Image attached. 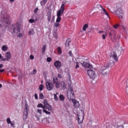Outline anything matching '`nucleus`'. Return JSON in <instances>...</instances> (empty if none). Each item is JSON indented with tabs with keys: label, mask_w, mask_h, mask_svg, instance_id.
Returning <instances> with one entry per match:
<instances>
[{
	"label": "nucleus",
	"mask_w": 128,
	"mask_h": 128,
	"mask_svg": "<svg viewBox=\"0 0 128 128\" xmlns=\"http://www.w3.org/2000/svg\"><path fill=\"white\" fill-rule=\"evenodd\" d=\"M44 108L43 110V112L46 114H50V112H52V106L48 103V100H44Z\"/></svg>",
	"instance_id": "2"
},
{
	"label": "nucleus",
	"mask_w": 128,
	"mask_h": 128,
	"mask_svg": "<svg viewBox=\"0 0 128 128\" xmlns=\"http://www.w3.org/2000/svg\"><path fill=\"white\" fill-rule=\"evenodd\" d=\"M46 45H44L42 48V54L46 52Z\"/></svg>",
	"instance_id": "25"
},
{
	"label": "nucleus",
	"mask_w": 128,
	"mask_h": 128,
	"mask_svg": "<svg viewBox=\"0 0 128 128\" xmlns=\"http://www.w3.org/2000/svg\"><path fill=\"white\" fill-rule=\"evenodd\" d=\"M29 110L30 106H28V104H26L23 116V120L24 121L26 120V118H28V112Z\"/></svg>",
	"instance_id": "8"
},
{
	"label": "nucleus",
	"mask_w": 128,
	"mask_h": 128,
	"mask_svg": "<svg viewBox=\"0 0 128 128\" xmlns=\"http://www.w3.org/2000/svg\"><path fill=\"white\" fill-rule=\"evenodd\" d=\"M4 68V64H0V68Z\"/></svg>",
	"instance_id": "52"
},
{
	"label": "nucleus",
	"mask_w": 128,
	"mask_h": 128,
	"mask_svg": "<svg viewBox=\"0 0 128 128\" xmlns=\"http://www.w3.org/2000/svg\"><path fill=\"white\" fill-rule=\"evenodd\" d=\"M12 32H11V34H16V32H20V26L16 23V24H12Z\"/></svg>",
	"instance_id": "7"
},
{
	"label": "nucleus",
	"mask_w": 128,
	"mask_h": 128,
	"mask_svg": "<svg viewBox=\"0 0 128 128\" xmlns=\"http://www.w3.org/2000/svg\"><path fill=\"white\" fill-rule=\"evenodd\" d=\"M47 62H52V58H50V57H48L47 58Z\"/></svg>",
	"instance_id": "41"
},
{
	"label": "nucleus",
	"mask_w": 128,
	"mask_h": 128,
	"mask_svg": "<svg viewBox=\"0 0 128 128\" xmlns=\"http://www.w3.org/2000/svg\"><path fill=\"white\" fill-rule=\"evenodd\" d=\"M7 124H10L12 122V120H10V118H8L6 119Z\"/></svg>",
	"instance_id": "35"
},
{
	"label": "nucleus",
	"mask_w": 128,
	"mask_h": 128,
	"mask_svg": "<svg viewBox=\"0 0 128 128\" xmlns=\"http://www.w3.org/2000/svg\"><path fill=\"white\" fill-rule=\"evenodd\" d=\"M88 28V24H84L82 28V31L86 32V28Z\"/></svg>",
	"instance_id": "24"
},
{
	"label": "nucleus",
	"mask_w": 128,
	"mask_h": 128,
	"mask_svg": "<svg viewBox=\"0 0 128 128\" xmlns=\"http://www.w3.org/2000/svg\"><path fill=\"white\" fill-rule=\"evenodd\" d=\"M35 22L36 21L34 19L31 18L29 20V22H30V24H34Z\"/></svg>",
	"instance_id": "36"
},
{
	"label": "nucleus",
	"mask_w": 128,
	"mask_h": 128,
	"mask_svg": "<svg viewBox=\"0 0 128 128\" xmlns=\"http://www.w3.org/2000/svg\"><path fill=\"white\" fill-rule=\"evenodd\" d=\"M54 100H56V102H57V100H58V98L56 94H54Z\"/></svg>",
	"instance_id": "34"
},
{
	"label": "nucleus",
	"mask_w": 128,
	"mask_h": 128,
	"mask_svg": "<svg viewBox=\"0 0 128 128\" xmlns=\"http://www.w3.org/2000/svg\"><path fill=\"white\" fill-rule=\"evenodd\" d=\"M110 58H112L116 60V62H118V55L116 53L113 52L112 56H110Z\"/></svg>",
	"instance_id": "16"
},
{
	"label": "nucleus",
	"mask_w": 128,
	"mask_h": 128,
	"mask_svg": "<svg viewBox=\"0 0 128 128\" xmlns=\"http://www.w3.org/2000/svg\"><path fill=\"white\" fill-rule=\"evenodd\" d=\"M31 18L32 19L34 20L35 22H36V20H38V18H36V16H35L34 15H32Z\"/></svg>",
	"instance_id": "28"
},
{
	"label": "nucleus",
	"mask_w": 128,
	"mask_h": 128,
	"mask_svg": "<svg viewBox=\"0 0 128 128\" xmlns=\"http://www.w3.org/2000/svg\"><path fill=\"white\" fill-rule=\"evenodd\" d=\"M32 72V74H36V70L34 69Z\"/></svg>",
	"instance_id": "44"
},
{
	"label": "nucleus",
	"mask_w": 128,
	"mask_h": 128,
	"mask_svg": "<svg viewBox=\"0 0 128 128\" xmlns=\"http://www.w3.org/2000/svg\"><path fill=\"white\" fill-rule=\"evenodd\" d=\"M59 98H60V102H64V100H65L66 98H64V95L60 94L59 96Z\"/></svg>",
	"instance_id": "20"
},
{
	"label": "nucleus",
	"mask_w": 128,
	"mask_h": 128,
	"mask_svg": "<svg viewBox=\"0 0 128 128\" xmlns=\"http://www.w3.org/2000/svg\"><path fill=\"white\" fill-rule=\"evenodd\" d=\"M67 98L70 100H73L74 98V92L72 88H70L68 89L67 92Z\"/></svg>",
	"instance_id": "6"
},
{
	"label": "nucleus",
	"mask_w": 128,
	"mask_h": 128,
	"mask_svg": "<svg viewBox=\"0 0 128 128\" xmlns=\"http://www.w3.org/2000/svg\"><path fill=\"white\" fill-rule=\"evenodd\" d=\"M8 46H6V45H4L2 47V50L3 52H6V50H8Z\"/></svg>",
	"instance_id": "23"
},
{
	"label": "nucleus",
	"mask_w": 128,
	"mask_h": 128,
	"mask_svg": "<svg viewBox=\"0 0 128 128\" xmlns=\"http://www.w3.org/2000/svg\"><path fill=\"white\" fill-rule=\"evenodd\" d=\"M101 14H105L106 16H107L108 18H110V15H108V12H106V9L104 8H102V10L101 11Z\"/></svg>",
	"instance_id": "17"
},
{
	"label": "nucleus",
	"mask_w": 128,
	"mask_h": 128,
	"mask_svg": "<svg viewBox=\"0 0 128 128\" xmlns=\"http://www.w3.org/2000/svg\"><path fill=\"white\" fill-rule=\"evenodd\" d=\"M47 2L48 0H42V1L40 2V4L41 6H44Z\"/></svg>",
	"instance_id": "27"
},
{
	"label": "nucleus",
	"mask_w": 128,
	"mask_h": 128,
	"mask_svg": "<svg viewBox=\"0 0 128 128\" xmlns=\"http://www.w3.org/2000/svg\"><path fill=\"white\" fill-rule=\"evenodd\" d=\"M109 36H110V38L112 37V32H109Z\"/></svg>",
	"instance_id": "47"
},
{
	"label": "nucleus",
	"mask_w": 128,
	"mask_h": 128,
	"mask_svg": "<svg viewBox=\"0 0 128 128\" xmlns=\"http://www.w3.org/2000/svg\"><path fill=\"white\" fill-rule=\"evenodd\" d=\"M42 110L41 109H38V110H37V112H38V114H42Z\"/></svg>",
	"instance_id": "37"
},
{
	"label": "nucleus",
	"mask_w": 128,
	"mask_h": 128,
	"mask_svg": "<svg viewBox=\"0 0 128 128\" xmlns=\"http://www.w3.org/2000/svg\"><path fill=\"white\" fill-rule=\"evenodd\" d=\"M64 4H62L60 10L57 12L56 22H60V20H62V15L64 14Z\"/></svg>",
	"instance_id": "4"
},
{
	"label": "nucleus",
	"mask_w": 128,
	"mask_h": 128,
	"mask_svg": "<svg viewBox=\"0 0 128 128\" xmlns=\"http://www.w3.org/2000/svg\"><path fill=\"white\" fill-rule=\"evenodd\" d=\"M39 90L40 91H42V90H44V84H40L39 86Z\"/></svg>",
	"instance_id": "33"
},
{
	"label": "nucleus",
	"mask_w": 128,
	"mask_h": 128,
	"mask_svg": "<svg viewBox=\"0 0 128 128\" xmlns=\"http://www.w3.org/2000/svg\"><path fill=\"white\" fill-rule=\"evenodd\" d=\"M34 98L36 100H38V94H34Z\"/></svg>",
	"instance_id": "43"
},
{
	"label": "nucleus",
	"mask_w": 128,
	"mask_h": 128,
	"mask_svg": "<svg viewBox=\"0 0 128 128\" xmlns=\"http://www.w3.org/2000/svg\"><path fill=\"white\" fill-rule=\"evenodd\" d=\"M86 62H88L87 57H83L80 60V63L84 68H92V65L88 64Z\"/></svg>",
	"instance_id": "5"
},
{
	"label": "nucleus",
	"mask_w": 128,
	"mask_h": 128,
	"mask_svg": "<svg viewBox=\"0 0 128 128\" xmlns=\"http://www.w3.org/2000/svg\"><path fill=\"white\" fill-rule=\"evenodd\" d=\"M57 50L58 54H60L62 53V48L60 46L58 47Z\"/></svg>",
	"instance_id": "26"
},
{
	"label": "nucleus",
	"mask_w": 128,
	"mask_h": 128,
	"mask_svg": "<svg viewBox=\"0 0 128 128\" xmlns=\"http://www.w3.org/2000/svg\"><path fill=\"white\" fill-rule=\"evenodd\" d=\"M30 60H34V57L32 55L30 56Z\"/></svg>",
	"instance_id": "49"
},
{
	"label": "nucleus",
	"mask_w": 128,
	"mask_h": 128,
	"mask_svg": "<svg viewBox=\"0 0 128 128\" xmlns=\"http://www.w3.org/2000/svg\"><path fill=\"white\" fill-rule=\"evenodd\" d=\"M52 84L55 85L56 88H60V82L58 80V77H54L52 79Z\"/></svg>",
	"instance_id": "9"
},
{
	"label": "nucleus",
	"mask_w": 128,
	"mask_h": 128,
	"mask_svg": "<svg viewBox=\"0 0 128 128\" xmlns=\"http://www.w3.org/2000/svg\"><path fill=\"white\" fill-rule=\"evenodd\" d=\"M82 120H84V118H82V119L80 120V117H78V124H82Z\"/></svg>",
	"instance_id": "31"
},
{
	"label": "nucleus",
	"mask_w": 128,
	"mask_h": 128,
	"mask_svg": "<svg viewBox=\"0 0 128 128\" xmlns=\"http://www.w3.org/2000/svg\"><path fill=\"white\" fill-rule=\"evenodd\" d=\"M97 8H98V10H100L104 8H102V5L100 4H98Z\"/></svg>",
	"instance_id": "32"
},
{
	"label": "nucleus",
	"mask_w": 128,
	"mask_h": 128,
	"mask_svg": "<svg viewBox=\"0 0 128 128\" xmlns=\"http://www.w3.org/2000/svg\"><path fill=\"white\" fill-rule=\"evenodd\" d=\"M72 102L74 106V108H80V102L74 99Z\"/></svg>",
	"instance_id": "14"
},
{
	"label": "nucleus",
	"mask_w": 128,
	"mask_h": 128,
	"mask_svg": "<svg viewBox=\"0 0 128 128\" xmlns=\"http://www.w3.org/2000/svg\"><path fill=\"white\" fill-rule=\"evenodd\" d=\"M54 26H56V28H58V26H60V23L58 22L55 23Z\"/></svg>",
	"instance_id": "39"
},
{
	"label": "nucleus",
	"mask_w": 128,
	"mask_h": 128,
	"mask_svg": "<svg viewBox=\"0 0 128 128\" xmlns=\"http://www.w3.org/2000/svg\"><path fill=\"white\" fill-rule=\"evenodd\" d=\"M2 58H4V56H2V54H0V60H2Z\"/></svg>",
	"instance_id": "53"
},
{
	"label": "nucleus",
	"mask_w": 128,
	"mask_h": 128,
	"mask_svg": "<svg viewBox=\"0 0 128 128\" xmlns=\"http://www.w3.org/2000/svg\"><path fill=\"white\" fill-rule=\"evenodd\" d=\"M116 14L120 20L124 18V11L122 10V5L120 4H117L116 5Z\"/></svg>",
	"instance_id": "3"
},
{
	"label": "nucleus",
	"mask_w": 128,
	"mask_h": 128,
	"mask_svg": "<svg viewBox=\"0 0 128 128\" xmlns=\"http://www.w3.org/2000/svg\"><path fill=\"white\" fill-rule=\"evenodd\" d=\"M60 84L62 90H66V83L64 82H61Z\"/></svg>",
	"instance_id": "21"
},
{
	"label": "nucleus",
	"mask_w": 128,
	"mask_h": 128,
	"mask_svg": "<svg viewBox=\"0 0 128 128\" xmlns=\"http://www.w3.org/2000/svg\"><path fill=\"white\" fill-rule=\"evenodd\" d=\"M122 28H123L124 30H126V28H124V26H123Z\"/></svg>",
	"instance_id": "60"
},
{
	"label": "nucleus",
	"mask_w": 128,
	"mask_h": 128,
	"mask_svg": "<svg viewBox=\"0 0 128 128\" xmlns=\"http://www.w3.org/2000/svg\"><path fill=\"white\" fill-rule=\"evenodd\" d=\"M126 92L128 94V86L126 88Z\"/></svg>",
	"instance_id": "54"
},
{
	"label": "nucleus",
	"mask_w": 128,
	"mask_h": 128,
	"mask_svg": "<svg viewBox=\"0 0 128 128\" xmlns=\"http://www.w3.org/2000/svg\"><path fill=\"white\" fill-rule=\"evenodd\" d=\"M4 72V69H0V72Z\"/></svg>",
	"instance_id": "50"
},
{
	"label": "nucleus",
	"mask_w": 128,
	"mask_h": 128,
	"mask_svg": "<svg viewBox=\"0 0 128 128\" xmlns=\"http://www.w3.org/2000/svg\"><path fill=\"white\" fill-rule=\"evenodd\" d=\"M68 106H70V104H68Z\"/></svg>",
	"instance_id": "61"
},
{
	"label": "nucleus",
	"mask_w": 128,
	"mask_h": 128,
	"mask_svg": "<svg viewBox=\"0 0 128 128\" xmlns=\"http://www.w3.org/2000/svg\"><path fill=\"white\" fill-rule=\"evenodd\" d=\"M10 2H14V0H10Z\"/></svg>",
	"instance_id": "57"
},
{
	"label": "nucleus",
	"mask_w": 128,
	"mask_h": 128,
	"mask_svg": "<svg viewBox=\"0 0 128 128\" xmlns=\"http://www.w3.org/2000/svg\"><path fill=\"white\" fill-rule=\"evenodd\" d=\"M70 42H72L70 38H68L66 40V42L65 44V46H66V48H68V46H70Z\"/></svg>",
	"instance_id": "18"
},
{
	"label": "nucleus",
	"mask_w": 128,
	"mask_h": 128,
	"mask_svg": "<svg viewBox=\"0 0 128 128\" xmlns=\"http://www.w3.org/2000/svg\"><path fill=\"white\" fill-rule=\"evenodd\" d=\"M87 73L90 78H92V76H94V71L93 70H87Z\"/></svg>",
	"instance_id": "15"
},
{
	"label": "nucleus",
	"mask_w": 128,
	"mask_h": 128,
	"mask_svg": "<svg viewBox=\"0 0 128 128\" xmlns=\"http://www.w3.org/2000/svg\"><path fill=\"white\" fill-rule=\"evenodd\" d=\"M103 32H104V31H102V30L99 32V34H102Z\"/></svg>",
	"instance_id": "56"
},
{
	"label": "nucleus",
	"mask_w": 128,
	"mask_h": 128,
	"mask_svg": "<svg viewBox=\"0 0 128 128\" xmlns=\"http://www.w3.org/2000/svg\"><path fill=\"white\" fill-rule=\"evenodd\" d=\"M51 18H52V12H48V17H47V20H48V22H50Z\"/></svg>",
	"instance_id": "19"
},
{
	"label": "nucleus",
	"mask_w": 128,
	"mask_h": 128,
	"mask_svg": "<svg viewBox=\"0 0 128 128\" xmlns=\"http://www.w3.org/2000/svg\"><path fill=\"white\" fill-rule=\"evenodd\" d=\"M39 98L40 100H42L44 98V94L42 93H40L39 95Z\"/></svg>",
	"instance_id": "30"
},
{
	"label": "nucleus",
	"mask_w": 128,
	"mask_h": 128,
	"mask_svg": "<svg viewBox=\"0 0 128 128\" xmlns=\"http://www.w3.org/2000/svg\"><path fill=\"white\" fill-rule=\"evenodd\" d=\"M2 20H4V24H10V16H6L3 17L2 18Z\"/></svg>",
	"instance_id": "13"
},
{
	"label": "nucleus",
	"mask_w": 128,
	"mask_h": 128,
	"mask_svg": "<svg viewBox=\"0 0 128 128\" xmlns=\"http://www.w3.org/2000/svg\"><path fill=\"white\" fill-rule=\"evenodd\" d=\"M80 68V65H78V63H76V70L77 68Z\"/></svg>",
	"instance_id": "45"
},
{
	"label": "nucleus",
	"mask_w": 128,
	"mask_h": 128,
	"mask_svg": "<svg viewBox=\"0 0 128 128\" xmlns=\"http://www.w3.org/2000/svg\"><path fill=\"white\" fill-rule=\"evenodd\" d=\"M58 78H62V75L60 74H58Z\"/></svg>",
	"instance_id": "51"
},
{
	"label": "nucleus",
	"mask_w": 128,
	"mask_h": 128,
	"mask_svg": "<svg viewBox=\"0 0 128 128\" xmlns=\"http://www.w3.org/2000/svg\"><path fill=\"white\" fill-rule=\"evenodd\" d=\"M119 26H120V25H118V24L114 25V28L116 29V28H118Z\"/></svg>",
	"instance_id": "46"
},
{
	"label": "nucleus",
	"mask_w": 128,
	"mask_h": 128,
	"mask_svg": "<svg viewBox=\"0 0 128 128\" xmlns=\"http://www.w3.org/2000/svg\"><path fill=\"white\" fill-rule=\"evenodd\" d=\"M112 32H114V30H112Z\"/></svg>",
	"instance_id": "63"
},
{
	"label": "nucleus",
	"mask_w": 128,
	"mask_h": 128,
	"mask_svg": "<svg viewBox=\"0 0 128 128\" xmlns=\"http://www.w3.org/2000/svg\"><path fill=\"white\" fill-rule=\"evenodd\" d=\"M68 54H69L70 56H72V50H70V51H69Z\"/></svg>",
	"instance_id": "48"
},
{
	"label": "nucleus",
	"mask_w": 128,
	"mask_h": 128,
	"mask_svg": "<svg viewBox=\"0 0 128 128\" xmlns=\"http://www.w3.org/2000/svg\"><path fill=\"white\" fill-rule=\"evenodd\" d=\"M0 26H2V25L0 24Z\"/></svg>",
	"instance_id": "62"
},
{
	"label": "nucleus",
	"mask_w": 128,
	"mask_h": 128,
	"mask_svg": "<svg viewBox=\"0 0 128 128\" xmlns=\"http://www.w3.org/2000/svg\"><path fill=\"white\" fill-rule=\"evenodd\" d=\"M6 58H2V62H6V60H10L12 58V54L10 52H6L5 54Z\"/></svg>",
	"instance_id": "11"
},
{
	"label": "nucleus",
	"mask_w": 128,
	"mask_h": 128,
	"mask_svg": "<svg viewBox=\"0 0 128 128\" xmlns=\"http://www.w3.org/2000/svg\"><path fill=\"white\" fill-rule=\"evenodd\" d=\"M55 18H56V16H52V20H53L54 22Z\"/></svg>",
	"instance_id": "55"
},
{
	"label": "nucleus",
	"mask_w": 128,
	"mask_h": 128,
	"mask_svg": "<svg viewBox=\"0 0 128 128\" xmlns=\"http://www.w3.org/2000/svg\"><path fill=\"white\" fill-rule=\"evenodd\" d=\"M28 34L30 36H33L34 34V29L30 28L28 30Z\"/></svg>",
	"instance_id": "22"
},
{
	"label": "nucleus",
	"mask_w": 128,
	"mask_h": 128,
	"mask_svg": "<svg viewBox=\"0 0 128 128\" xmlns=\"http://www.w3.org/2000/svg\"><path fill=\"white\" fill-rule=\"evenodd\" d=\"M2 88V85L0 84V88Z\"/></svg>",
	"instance_id": "58"
},
{
	"label": "nucleus",
	"mask_w": 128,
	"mask_h": 128,
	"mask_svg": "<svg viewBox=\"0 0 128 128\" xmlns=\"http://www.w3.org/2000/svg\"><path fill=\"white\" fill-rule=\"evenodd\" d=\"M37 107L38 108H43V110H44V106L42 105V104H38L37 106Z\"/></svg>",
	"instance_id": "29"
},
{
	"label": "nucleus",
	"mask_w": 128,
	"mask_h": 128,
	"mask_svg": "<svg viewBox=\"0 0 128 128\" xmlns=\"http://www.w3.org/2000/svg\"><path fill=\"white\" fill-rule=\"evenodd\" d=\"M46 86L47 90L50 91L54 90V84H52V82L46 81Z\"/></svg>",
	"instance_id": "10"
},
{
	"label": "nucleus",
	"mask_w": 128,
	"mask_h": 128,
	"mask_svg": "<svg viewBox=\"0 0 128 128\" xmlns=\"http://www.w3.org/2000/svg\"><path fill=\"white\" fill-rule=\"evenodd\" d=\"M114 66V62L112 60H110L108 63H106L101 68V73L102 76H108V72H105L108 68H112Z\"/></svg>",
	"instance_id": "1"
},
{
	"label": "nucleus",
	"mask_w": 128,
	"mask_h": 128,
	"mask_svg": "<svg viewBox=\"0 0 128 128\" xmlns=\"http://www.w3.org/2000/svg\"><path fill=\"white\" fill-rule=\"evenodd\" d=\"M10 124V126H14V124L12 122Z\"/></svg>",
	"instance_id": "59"
},
{
	"label": "nucleus",
	"mask_w": 128,
	"mask_h": 128,
	"mask_svg": "<svg viewBox=\"0 0 128 128\" xmlns=\"http://www.w3.org/2000/svg\"><path fill=\"white\" fill-rule=\"evenodd\" d=\"M38 12V8H36V9L34 10V14H37Z\"/></svg>",
	"instance_id": "38"
},
{
	"label": "nucleus",
	"mask_w": 128,
	"mask_h": 128,
	"mask_svg": "<svg viewBox=\"0 0 128 128\" xmlns=\"http://www.w3.org/2000/svg\"><path fill=\"white\" fill-rule=\"evenodd\" d=\"M54 65L55 68H58H58H60L62 66V62L58 60H56L54 62Z\"/></svg>",
	"instance_id": "12"
},
{
	"label": "nucleus",
	"mask_w": 128,
	"mask_h": 128,
	"mask_svg": "<svg viewBox=\"0 0 128 128\" xmlns=\"http://www.w3.org/2000/svg\"><path fill=\"white\" fill-rule=\"evenodd\" d=\"M17 36L18 38H22V33H20Z\"/></svg>",
	"instance_id": "42"
},
{
	"label": "nucleus",
	"mask_w": 128,
	"mask_h": 128,
	"mask_svg": "<svg viewBox=\"0 0 128 128\" xmlns=\"http://www.w3.org/2000/svg\"><path fill=\"white\" fill-rule=\"evenodd\" d=\"M106 33L102 35V38L103 40H106Z\"/></svg>",
	"instance_id": "40"
}]
</instances>
